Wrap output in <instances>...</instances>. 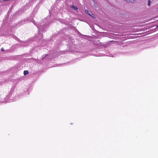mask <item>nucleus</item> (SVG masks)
Instances as JSON below:
<instances>
[{"instance_id": "obj_1", "label": "nucleus", "mask_w": 158, "mask_h": 158, "mask_svg": "<svg viewBox=\"0 0 158 158\" xmlns=\"http://www.w3.org/2000/svg\"><path fill=\"white\" fill-rule=\"evenodd\" d=\"M32 22L34 23V24L38 28L39 30L40 31H41V30H43L44 28V27H45L48 25L49 23L48 22L47 23H44V22L43 23H41L40 25L38 24H36V23H35V21L33 20Z\"/></svg>"}, {"instance_id": "obj_2", "label": "nucleus", "mask_w": 158, "mask_h": 158, "mask_svg": "<svg viewBox=\"0 0 158 158\" xmlns=\"http://www.w3.org/2000/svg\"><path fill=\"white\" fill-rule=\"evenodd\" d=\"M85 12L88 14L90 16L92 17H94V15L91 12L87 10H85Z\"/></svg>"}, {"instance_id": "obj_3", "label": "nucleus", "mask_w": 158, "mask_h": 158, "mask_svg": "<svg viewBox=\"0 0 158 158\" xmlns=\"http://www.w3.org/2000/svg\"><path fill=\"white\" fill-rule=\"evenodd\" d=\"M35 36L38 39H41L43 38V36L42 34H38L37 35L36 34Z\"/></svg>"}, {"instance_id": "obj_4", "label": "nucleus", "mask_w": 158, "mask_h": 158, "mask_svg": "<svg viewBox=\"0 0 158 158\" xmlns=\"http://www.w3.org/2000/svg\"><path fill=\"white\" fill-rule=\"evenodd\" d=\"M70 8H72L74 10H75L76 11H77L78 10V8L77 7L73 5H71L70 6Z\"/></svg>"}, {"instance_id": "obj_5", "label": "nucleus", "mask_w": 158, "mask_h": 158, "mask_svg": "<svg viewBox=\"0 0 158 158\" xmlns=\"http://www.w3.org/2000/svg\"><path fill=\"white\" fill-rule=\"evenodd\" d=\"M128 2H133L135 0H125Z\"/></svg>"}, {"instance_id": "obj_6", "label": "nucleus", "mask_w": 158, "mask_h": 158, "mask_svg": "<svg viewBox=\"0 0 158 158\" xmlns=\"http://www.w3.org/2000/svg\"><path fill=\"white\" fill-rule=\"evenodd\" d=\"M24 75H26L28 73V72L27 71L25 70L24 71Z\"/></svg>"}, {"instance_id": "obj_7", "label": "nucleus", "mask_w": 158, "mask_h": 158, "mask_svg": "<svg viewBox=\"0 0 158 158\" xmlns=\"http://www.w3.org/2000/svg\"><path fill=\"white\" fill-rule=\"evenodd\" d=\"M148 6H150V3H151V1L150 0H148Z\"/></svg>"}, {"instance_id": "obj_8", "label": "nucleus", "mask_w": 158, "mask_h": 158, "mask_svg": "<svg viewBox=\"0 0 158 158\" xmlns=\"http://www.w3.org/2000/svg\"><path fill=\"white\" fill-rule=\"evenodd\" d=\"M97 4H95L94 6L95 7V9H97Z\"/></svg>"}, {"instance_id": "obj_9", "label": "nucleus", "mask_w": 158, "mask_h": 158, "mask_svg": "<svg viewBox=\"0 0 158 158\" xmlns=\"http://www.w3.org/2000/svg\"><path fill=\"white\" fill-rule=\"evenodd\" d=\"M1 51H4V48H1Z\"/></svg>"}, {"instance_id": "obj_10", "label": "nucleus", "mask_w": 158, "mask_h": 158, "mask_svg": "<svg viewBox=\"0 0 158 158\" xmlns=\"http://www.w3.org/2000/svg\"><path fill=\"white\" fill-rule=\"evenodd\" d=\"M2 102H3V101H2Z\"/></svg>"}, {"instance_id": "obj_11", "label": "nucleus", "mask_w": 158, "mask_h": 158, "mask_svg": "<svg viewBox=\"0 0 158 158\" xmlns=\"http://www.w3.org/2000/svg\"><path fill=\"white\" fill-rule=\"evenodd\" d=\"M4 1H6L7 0H3Z\"/></svg>"}, {"instance_id": "obj_12", "label": "nucleus", "mask_w": 158, "mask_h": 158, "mask_svg": "<svg viewBox=\"0 0 158 158\" xmlns=\"http://www.w3.org/2000/svg\"><path fill=\"white\" fill-rule=\"evenodd\" d=\"M44 20H45H45H46V19H44Z\"/></svg>"}, {"instance_id": "obj_13", "label": "nucleus", "mask_w": 158, "mask_h": 158, "mask_svg": "<svg viewBox=\"0 0 158 158\" xmlns=\"http://www.w3.org/2000/svg\"><path fill=\"white\" fill-rule=\"evenodd\" d=\"M157 27H158V26Z\"/></svg>"}]
</instances>
